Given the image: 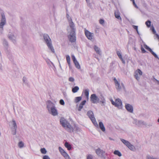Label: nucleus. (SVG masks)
Returning a JSON list of instances; mask_svg holds the SVG:
<instances>
[{
    "mask_svg": "<svg viewBox=\"0 0 159 159\" xmlns=\"http://www.w3.org/2000/svg\"><path fill=\"white\" fill-rule=\"evenodd\" d=\"M69 25L67 27L68 38L70 42H74L76 40V30L75 24L72 21L69 22Z\"/></svg>",
    "mask_w": 159,
    "mask_h": 159,
    "instance_id": "1",
    "label": "nucleus"
},
{
    "mask_svg": "<svg viewBox=\"0 0 159 159\" xmlns=\"http://www.w3.org/2000/svg\"><path fill=\"white\" fill-rule=\"evenodd\" d=\"M61 126L67 131L70 133L74 131V128L68 121L64 118L61 117L60 120Z\"/></svg>",
    "mask_w": 159,
    "mask_h": 159,
    "instance_id": "2",
    "label": "nucleus"
},
{
    "mask_svg": "<svg viewBox=\"0 0 159 159\" xmlns=\"http://www.w3.org/2000/svg\"><path fill=\"white\" fill-rule=\"evenodd\" d=\"M47 107L49 113L53 116L58 115L57 111L55 105L52 102L48 101L47 103Z\"/></svg>",
    "mask_w": 159,
    "mask_h": 159,
    "instance_id": "3",
    "label": "nucleus"
},
{
    "mask_svg": "<svg viewBox=\"0 0 159 159\" xmlns=\"http://www.w3.org/2000/svg\"><path fill=\"white\" fill-rule=\"evenodd\" d=\"M43 39L45 43L47 45L49 49L54 53V50L52 45V41L49 36L47 34H44L43 35Z\"/></svg>",
    "mask_w": 159,
    "mask_h": 159,
    "instance_id": "4",
    "label": "nucleus"
},
{
    "mask_svg": "<svg viewBox=\"0 0 159 159\" xmlns=\"http://www.w3.org/2000/svg\"><path fill=\"white\" fill-rule=\"evenodd\" d=\"M1 19L0 22V34H3V26L6 24V19L4 13L1 14Z\"/></svg>",
    "mask_w": 159,
    "mask_h": 159,
    "instance_id": "5",
    "label": "nucleus"
},
{
    "mask_svg": "<svg viewBox=\"0 0 159 159\" xmlns=\"http://www.w3.org/2000/svg\"><path fill=\"white\" fill-rule=\"evenodd\" d=\"M87 115L91 120L94 125L96 127H98V125L96 120L95 118L94 117V114L93 111H88L87 112Z\"/></svg>",
    "mask_w": 159,
    "mask_h": 159,
    "instance_id": "6",
    "label": "nucleus"
},
{
    "mask_svg": "<svg viewBox=\"0 0 159 159\" xmlns=\"http://www.w3.org/2000/svg\"><path fill=\"white\" fill-rule=\"evenodd\" d=\"M111 103L115 107L119 109H121L122 107V104L121 100L119 98L116 99L115 102L112 100H111Z\"/></svg>",
    "mask_w": 159,
    "mask_h": 159,
    "instance_id": "7",
    "label": "nucleus"
},
{
    "mask_svg": "<svg viewBox=\"0 0 159 159\" xmlns=\"http://www.w3.org/2000/svg\"><path fill=\"white\" fill-rule=\"evenodd\" d=\"M120 140L122 143L130 150L134 151L135 150V148L134 146L132 145L128 141L123 139H120Z\"/></svg>",
    "mask_w": 159,
    "mask_h": 159,
    "instance_id": "8",
    "label": "nucleus"
},
{
    "mask_svg": "<svg viewBox=\"0 0 159 159\" xmlns=\"http://www.w3.org/2000/svg\"><path fill=\"white\" fill-rule=\"evenodd\" d=\"M8 37L10 40L14 44L16 42V35L14 33L9 32L8 34Z\"/></svg>",
    "mask_w": 159,
    "mask_h": 159,
    "instance_id": "9",
    "label": "nucleus"
},
{
    "mask_svg": "<svg viewBox=\"0 0 159 159\" xmlns=\"http://www.w3.org/2000/svg\"><path fill=\"white\" fill-rule=\"evenodd\" d=\"M95 152L97 155L102 157H104L105 152V151L100 148L95 149Z\"/></svg>",
    "mask_w": 159,
    "mask_h": 159,
    "instance_id": "10",
    "label": "nucleus"
},
{
    "mask_svg": "<svg viewBox=\"0 0 159 159\" xmlns=\"http://www.w3.org/2000/svg\"><path fill=\"white\" fill-rule=\"evenodd\" d=\"M114 80L115 82L116 87L117 90L118 91H120L122 89H124V86L122 84L120 85L119 83L117 81V80L116 78L114 79Z\"/></svg>",
    "mask_w": 159,
    "mask_h": 159,
    "instance_id": "11",
    "label": "nucleus"
},
{
    "mask_svg": "<svg viewBox=\"0 0 159 159\" xmlns=\"http://www.w3.org/2000/svg\"><path fill=\"white\" fill-rule=\"evenodd\" d=\"M84 33L87 39L90 40H92L93 39L94 34L93 33H91L87 30L86 29H84Z\"/></svg>",
    "mask_w": 159,
    "mask_h": 159,
    "instance_id": "12",
    "label": "nucleus"
},
{
    "mask_svg": "<svg viewBox=\"0 0 159 159\" xmlns=\"http://www.w3.org/2000/svg\"><path fill=\"white\" fill-rule=\"evenodd\" d=\"M142 72L141 70L138 69L134 72V77L138 81H139L140 79V76L142 75Z\"/></svg>",
    "mask_w": 159,
    "mask_h": 159,
    "instance_id": "13",
    "label": "nucleus"
},
{
    "mask_svg": "<svg viewBox=\"0 0 159 159\" xmlns=\"http://www.w3.org/2000/svg\"><path fill=\"white\" fill-rule=\"evenodd\" d=\"M90 100L93 103H97L98 102V97L95 94H92L90 97Z\"/></svg>",
    "mask_w": 159,
    "mask_h": 159,
    "instance_id": "14",
    "label": "nucleus"
},
{
    "mask_svg": "<svg viewBox=\"0 0 159 159\" xmlns=\"http://www.w3.org/2000/svg\"><path fill=\"white\" fill-rule=\"evenodd\" d=\"M98 102L101 104L102 106H104L106 103V99L102 94H100L98 98Z\"/></svg>",
    "mask_w": 159,
    "mask_h": 159,
    "instance_id": "15",
    "label": "nucleus"
},
{
    "mask_svg": "<svg viewBox=\"0 0 159 159\" xmlns=\"http://www.w3.org/2000/svg\"><path fill=\"white\" fill-rule=\"evenodd\" d=\"M125 108L128 112L131 113L133 112V107L132 105L126 103L125 105Z\"/></svg>",
    "mask_w": 159,
    "mask_h": 159,
    "instance_id": "16",
    "label": "nucleus"
},
{
    "mask_svg": "<svg viewBox=\"0 0 159 159\" xmlns=\"http://www.w3.org/2000/svg\"><path fill=\"white\" fill-rule=\"evenodd\" d=\"M144 47L146 49L151 52V53L155 57L157 58H159L157 55L152 51L151 48H150L148 46L145 44H144Z\"/></svg>",
    "mask_w": 159,
    "mask_h": 159,
    "instance_id": "17",
    "label": "nucleus"
},
{
    "mask_svg": "<svg viewBox=\"0 0 159 159\" xmlns=\"http://www.w3.org/2000/svg\"><path fill=\"white\" fill-rule=\"evenodd\" d=\"M11 123L13 125V129H14L12 134L13 135H15L16 134V132L17 125L15 121L14 120H13L12 122H11Z\"/></svg>",
    "mask_w": 159,
    "mask_h": 159,
    "instance_id": "18",
    "label": "nucleus"
},
{
    "mask_svg": "<svg viewBox=\"0 0 159 159\" xmlns=\"http://www.w3.org/2000/svg\"><path fill=\"white\" fill-rule=\"evenodd\" d=\"M3 44L5 47L6 51L8 52H9V50L8 49V44L7 41L4 39L3 40Z\"/></svg>",
    "mask_w": 159,
    "mask_h": 159,
    "instance_id": "19",
    "label": "nucleus"
},
{
    "mask_svg": "<svg viewBox=\"0 0 159 159\" xmlns=\"http://www.w3.org/2000/svg\"><path fill=\"white\" fill-rule=\"evenodd\" d=\"M93 48L95 51L99 55H101V51L99 48H98L96 45H94L93 47Z\"/></svg>",
    "mask_w": 159,
    "mask_h": 159,
    "instance_id": "20",
    "label": "nucleus"
},
{
    "mask_svg": "<svg viewBox=\"0 0 159 159\" xmlns=\"http://www.w3.org/2000/svg\"><path fill=\"white\" fill-rule=\"evenodd\" d=\"M120 13L118 11H116L115 12V17L118 19L122 20V18L120 16Z\"/></svg>",
    "mask_w": 159,
    "mask_h": 159,
    "instance_id": "21",
    "label": "nucleus"
},
{
    "mask_svg": "<svg viewBox=\"0 0 159 159\" xmlns=\"http://www.w3.org/2000/svg\"><path fill=\"white\" fill-rule=\"evenodd\" d=\"M99 126L101 130L103 131L104 132L105 131V129L104 125L102 122H100L99 123Z\"/></svg>",
    "mask_w": 159,
    "mask_h": 159,
    "instance_id": "22",
    "label": "nucleus"
},
{
    "mask_svg": "<svg viewBox=\"0 0 159 159\" xmlns=\"http://www.w3.org/2000/svg\"><path fill=\"white\" fill-rule=\"evenodd\" d=\"M146 124L144 121L142 120H139V124H138V126L142 127L143 125H146Z\"/></svg>",
    "mask_w": 159,
    "mask_h": 159,
    "instance_id": "23",
    "label": "nucleus"
},
{
    "mask_svg": "<svg viewBox=\"0 0 159 159\" xmlns=\"http://www.w3.org/2000/svg\"><path fill=\"white\" fill-rule=\"evenodd\" d=\"M66 159H71L68 154L65 152L61 154Z\"/></svg>",
    "mask_w": 159,
    "mask_h": 159,
    "instance_id": "24",
    "label": "nucleus"
},
{
    "mask_svg": "<svg viewBox=\"0 0 159 159\" xmlns=\"http://www.w3.org/2000/svg\"><path fill=\"white\" fill-rule=\"evenodd\" d=\"M65 147L67 148L68 150H70L71 149V145L69 144L68 142H66L65 143Z\"/></svg>",
    "mask_w": 159,
    "mask_h": 159,
    "instance_id": "25",
    "label": "nucleus"
},
{
    "mask_svg": "<svg viewBox=\"0 0 159 159\" xmlns=\"http://www.w3.org/2000/svg\"><path fill=\"white\" fill-rule=\"evenodd\" d=\"M84 93L85 96H86L87 98L88 99L89 97V90L88 89H85L84 91Z\"/></svg>",
    "mask_w": 159,
    "mask_h": 159,
    "instance_id": "26",
    "label": "nucleus"
},
{
    "mask_svg": "<svg viewBox=\"0 0 159 159\" xmlns=\"http://www.w3.org/2000/svg\"><path fill=\"white\" fill-rule=\"evenodd\" d=\"M79 88L77 86H76L74 88H72V91L73 93H75L77 92V91L79 90Z\"/></svg>",
    "mask_w": 159,
    "mask_h": 159,
    "instance_id": "27",
    "label": "nucleus"
},
{
    "mask_svg": "<svg viewBox=\"0 0 159 159\" xmlns=\"http://www.w3.org/2000/svg\"><path fill=\"white\" fill-rule=\"evenodd\" d=\"M82 98L81 97H75V102L76 103H78L81 100Z\"/></svg>",
    "mask_w": 159,
    "mask_h": 159,
    "instance_id": "28",
    "label": "nucleus"
},
{
    "mask_svg": "<svg viewBox=\"0 0 159 159\" xmlns=\"http://www.w3.org/2000/svg\"><path fill=\"white\" fill-rule=\"evenodd\" d=\"M114 154L115 155H117L119 157H121L122 156L121 153L118 150H115L114 152Z\"/></svg>",
    "mask_w": 159,
    "mask_h": 159,
    "instance_id": "29",
    "label": "nucleus"
},
{
    "mask_svg": "<svg viewBox=\"0 0 159 159\" xmlns=\"http://www.w3.org/2000/svg\"><path fill=\"white\" fill-rule=\"evenodd\" d=\"M66 57L67 62L69 66H70V57L69 55H67L66 56Z\"/></svg>",
    "mask_w": 159,
    "mask_h": 159,
    "instance_id": "30",
    "label": "nucleus"
},
{
    "mask_svg": "<svg viewBox=\"0 0 159 159\" xmlns=\"http://www.w3.org/2000/svg\"><path fill=\"white\" fill-rule=\"evenodd\" d=\"M74 63L75 64V67L78 69H80V66L77 61H76L75 62H74Z\"/></svg>",
    "mask_w": 159,
    "mask_h": 159,
    "instance_id": "31",
    "label": "nucleus"
},
{
    "mask_svg": "<svg viewBox=\"0 0 159 159\" xmlns=\"http://www.w3.org/2000/svg\"><path fill=\"white\" fill-rule=\"evenodd\" d=\"M18 146L20 148H22L24 147V143L20 141L18 143Z\"/></svg>",
    "mask_w": 159,
    "mask_h": 159,
    "instance_id": "32",
    "label": "nucleus"
},
{
    "mask_svg": "<svg viewBox=\"0 0 159 159\" xmlns=\"http://www.w3.org/2000/svg\"><path fill=\"white\" fill-rule=\"evenodd\" d=\"M117 54L120 59H122V57L120 51H116Z\"/></svg>",
    "mask_w": 159,
    "mask_h": 159,
    "instance_id": "33",
    "label": "nucleus"
},
{
    "mask_svg": "<svg viewBox=\"0 0 159 159\" xmlns=\"http://www.w3.org/2000/svg\"><path fill=\"white\" fill-rule=\"evenodd\" d=\"M147 159H159V158L157 157H153L152 156L148 155L147 157Z\"/></svg>",
    "mask_w": 159,
    "mask_h": 159,
    "instance_id": "34",
    "label": "nucleus"
},
{
    "mask_svg": "<svg viewBox=\"0 0 159 159\" xmlns=\"http://www.w3.org/2000/svg\"><path fill=\"white\" fill-rule=\"evenodd\" d=\"M151 21L148 20L145 22V24L148 27H150L151 26Z\"/></svg>",
    "mask_w": 159,
    "mask_h": 159,
    "instance_id": "35",
    "label": "nucleus"
},
{
    "mask_svg": "<svg viewBox=\"0 0 159 159\" xmlns=\"http://www.w3.org/2000/svg\"><path fill=\"white\" fill-rule=\"evenodd\" d=\"M87 159H94V156L91 154H89L87 156Z\"/></svg>",
    "mask_w": 159,
    "mask_h": 159,
    "instance_id": "36",
    "label": "nucleus"
},
{
    "mask_svg": "<svg viewBox=\"0 0 159 159\" xmlns=\"http://www.w3.org/2000/svg\"><path fill=\"white\" fill-rule=\"evenodd\" d=\"M66 17L67 18V20H68V22L72 21L71 17L67 13L66 14Z\"/></svg>",
    "mask_w": 159,
    "mask_h": 159,
    "instance_id": "37",
    "label": "nucleus"
},
{
    "mask_svg": "<svg viewBox=\"0 0 159 159\" xmlns=\"http://www.w3.org/2000/svg\"><path fill=\"white\" fill-rule=\"evenodd\" d=\"M59 150V152H60V153L61 154H62L64 152H66L61 147H59L58 148Z\"/></svg>",
    "mask_w": 159,
    "mask_h": 159,
    "instance_id": "38",
    "label": "nucleus"
},
{
    "mask_svg": "<svg viewBox=\"0 0 159 159\" xmlns=\"http://www.w3.org/2000/svg\"><path fill=\"white\" fill-rule=\"evenodd\" d=\"M46 61L47 63L50 65H51V64H52L53 66H54V65L53 63L51 62L50 61L49 59H47L46 60Z\"/></svg>",
    "mask_w": 159,
    "mask_h": 159,
    "instance_id": "39",
    "label": "nucleus"
},
{
    "mask_svg": "<svg viewBox=\"0 0 159 159\" xmlns=\"http://www.w3.org/2000/svg\"><path fill=\"white\" fill-rule=\"evenodd\" d=\"M40 151L42 154H45L47 153V151L44 148H41L40 149Z\"/></svg>",
    "mask_w": 159,
    "mask_h": 159,
    "instance_id": "40",
    "label": "nucleus"
},
{
    "mask_svg": "<svg viewBox=\"0 0 159 159\" xmlns=\"http://www.w3.org/2000/svg\"><path fill=\"white\" fill-rule=\"evenodd\" d=\"M134 120L133 121V123L134 124H135L137 126H138V124H139V120H137L136 119H134Z\"/></svg>",
    "mask_w": 159,
    "mask_h": 159,
    "instance_id": "41",
    "label": "nucleus"
},
{
    "mask_svg": "<svg viewBox=\"0 0 159 159\" xmlns=\"http://www.w3.org/2000/svg\"><path fill=\"white\" fill-rule=\"evenodd\" d=\"M104 20L103 19H101L99 20L100 24L102 25H103L104 23Z\"/></svg>",
    "mask_w": 159,
    "mask_h": 159,
    "instance_id": "42",
    "label": "nucleus"
},
{
    "mask_svg": "<svg viewBox=\"0 0 159 159\" xmlns=\"http://www.w3.org/2000/svg\"><path fill=\"white\" fill-rule=\"evenodd\" d=\"M23 82L26 84H28V82L25 77H24L23 78Z\"/></svg>",
    "mask_w": 159,
    "mask_h": 159,
    "instance_id": "43",
    "label": "nucleus"
},
{
    "mask_svg": "<svg viewBox=\"0 0 159 159\" xmlns=\"http://www.w3.org/2000/svg\"><path fill=\"white\" fill-rule=\"evenodd\" d=\"M86 102V101L84 100L81 102V103L80 104V105L82 107H83V106H84Z\"/></svg>",
    "mask_w": 159,
    "mask_h": 159,
    "instance_id": "44",
    "label": "nucleus"
},
{
    "mask_svg": "<svg viewBox=\"0 0 159 159\" xmlns=\"http://www.w3.org/2000/svg\"><path fill=\"white\" fill-rule=\"evenodd\" d=\"M86 102V101L84 100L81 102V103L80 104V105L82 107H83V106H84Z\"/></svg>",
    "mask_w": 159,
    "mask_h": 159,
    "instance_id": "45",
    "label": "nucleus"
},
{
    "mask_svg": "<svg viewBox=\"0 0 159 159\" xmlns=\"http://www.w3.org/2000/svg\"><path fill=\"white\" fill-rule=\"evenodd\" d=\"M86 102V101L84 100L81 102V103L80 104V105L82 107H83V106H84Z\"/></svg>",
    "mask_w": 159,
    "mask_h": 159,
    "instance_id": "46",
    "label": "nucleus"
},
{
    "mask_svg": "<svg viewBox=\"0 0 159 159\" xmlns=\"http://www.w3.org/2000/svg\"><path fill=\"white\" fill-rule=\"evenodd\" d=\"M72 58L73 60V62H75L76 61H77L76 59L75 56L74 55H71Z\"/></svg>",
    "mask_w": 159,
    "mask_h": 159,
    "instance_id": "47",
    "label": "nucleus"
},
{
    "mask_svg": "<svg viewBox=\"0 0 159 159\" xmlns=\"http://www.w3.org/2000/svg\"><path fill=\"white\" fill-rule=\"evenodd\" d=\"M70 82H73L74 80H75V79H74L72 77H70L69 78V80H68Z\"/></svg>",
    "mask_w": 159,
    "mask_h": 159,
    "instance_id": "48",
    "label": "nucleus"
},
{
    "mask_svg": "<svg viewBox=\"0 0 159 159\" xmlns=\"http://www.w3.org/2000/svg\"><path fill=\"white\" fill-rule=\"evenodd\" d=\"M60 103L62 105H65V102L64 101L63 99H61L60 101Z\"/></svg>",
    "mask_w": 159,
    "mask_h": 159,
    "instance_id": "49",
    "label": "nucleus"
},
{
    "mask_svg": "<svg viewBox=\"0 0 159 159\" xmlns=\"http://www.w3.org/2000/svg\"><path fill=\"white\" fill-rule=\"evenodd\" d=\"M141 49L142 51V52L143 53H144L146 52V50H145V49L142 47V46L141 45Z\"/></svg>",
    "mask_w": 159,
    "mask_h": 159,
    "instance_id": "50",
    "label": "nucleus"
},
{
    "mask_svg": "<svg viewBox=\"0 0 159 159\" xmlns=\"http://www.w3.org/2000/svg\"><path fill=\"white\" fill-rule=\"evenodd\" d=\"M131 0L132 1L133 4L134 5V7L136 8H138V6H137V5H136V3L135 2L134 0Z\"/></svg>",
    "mask_w": 159,
    "mask_h": 159,
    "instance_id": "51",
    "label": "nucleus"
},
{
    "mask_svg": "<svg viewBox=\"0 0 159 159\" xmlns=\"http://www.w3.org/2000/svg\"><path fill=\"white\" fill-rule=\"evenodd\" d=\"M131 0L132 1L133 4L134 5V7L136 8H138V6H137V5H136V3L135 2L134 0Z\"/></svg>",
    "mask_w": 159,
    "mask_h": 159,
    "instance_id": "52",
    "label": "nucleus"
},
{
    "mask_svg": "<svg viewBox=\"0 0 159 159\" xmlns=\"http://www.w3.org/2000/svg\"><path fill=\"white\" fill-rule=\"evenodd\" d=\"M43 159H50L49 156L48 155H45L43 157Z\"/></svg>",
    "mask_w": 159,
    "mask_h": 159,
    "instance_id": "53",
    "label": "nucleus"
},
{
    "mask_svg": "<svg viewBox=\"0 0 159 159\" xmlns=\"http://www.w3.org/2000/svg\"><path fill=\"white\" fill-rule=\"evenodd\" d=\"M83 107H82L81 106L79 105L78 108V110L79 111H80L81 110V109L83 108Z\"/></svg>",
    "mask_w": 159,
    "mask_h": 159,
    "instance_id": "54",
    "label": "nucleus"
},
{
    "mask_svg": "<svg viewBox=\"0 0 159 159\" xmlns=\"http://www.w3.org/2000/svg\"><path fill=\"white\" fill-rule=\"evenodd\" d=\"M133 28L136 30H138V26H137L134 25H133Z\"/></svg>",
    "mask_w": 159,
    "mask_h": 159,
    "instance_id": "55",
    "label": "nucleus"
},
{
    "mask_svg": "<svg viewBox=\"0 0 159 159\" xmlns=\"http://www.w3.org/2000/svg\"><path fill=\"white\" fill-rule=\"evenodd\" d=\"M156 81L157 82V84H159V80H157L155 78H154V79L153 81Z\"/></svg>",
    "mask_w": 159,
    "mask_h": 159,
    "instance_id": "56",
    "label": "nucleus"
},
{
    "mask_svg": "<svg viewBox=\"0 0 159 159\" xmlns=\"http://www.w3.org/2000/svg\"><path fill=\"white\" fill-rule=\"evenodd\" d=\"M152 32L153 34H156V31L155 29H153V30H152Z\"/></svg>",
    "mask_w": 159,
    "mask_h": 159,
    "instance_id": "57",
    "label": "nucleus"
},
{
    "mask_svg": "<svg viewBox=\"0 0 159 159\" xmlns=\"http://www.w3.org/2000/svg\"><path fill=\"white\" fill-rule=\"evenodd\" d=\"M120 60L122 61L123 64H125V61L123 59V58H122V59H120Z\"/></svg>",
    "mask_w": 159,
    "mask_h": 159,
    "instance_id": "58",
    "label": "nucleus"
},
{
    "mask_svg": "<svg viewBox=\"0 0 159 159\" xmlns=\"http://www.w3.org/2000/svg\"><path fill=\"white\" fill-rule=\"evenodd\" d=\"M153 29H154V27H153V26H151V28H150V30H153Z\"/></svg>",
    "mask_w": 159,
    "mask_h": 159,
    "instance_id": "59",
    "label": "nucleus"
},
{
    "mask_svg": "<svg viewBox=\"0 0 159 159\" xmlns=\"http://www.w3.org/2000/svg\"><path fill=\"white\" fill-rule=\"evenodd\" d=\"M2 64L1 63H0V69H1V70L2 69Z\"/></svg>",
    "mask_w": 159,
    "mask_h": 159,
    "instance_id": "60",
    "label": "nucleus"
},
{
    "mask_svg": "<svg viewBox=\"0 0 159 159\" xmlns=\"http://www.w3.org/2000/svg\"><path fill=\"white\" fill-rule=\"evenodd\" d=\"M109 139L110 140H114L113 139H112L111 138H110V137L109 138Z\"/></svg>",
    "mask_w": 159,
    "mask_h": 159,
    "instance_id": "61",
    "label": "nucleus"
},
{
    "mask_svg": "<svg viewBox=\"0 0 159 159\" xmlns=\"http://www.w3.org/2000/svg\"><path fill=\"white\" fill-rule=\"evenodd\" d=\"M137 32V33H138V34H139V32L138 30H136Z\"/></svg>",
    "mask_w": 159,
    "mask_h": 159,
    "instance_id": "62",
    "label": "nucleus"
},
{
    "mask_svg": "<svg viewBox=\"0 0 159 159\" xmlns=\"http://www.w3.org/2000/svg\"><path fill=\"white\" fill-rule=\"evenodd\" d=\"M75 128H76V129H78V127L76 126H75V127H74V129H75Z\"/></svg>",
    "mask_w": 159,
    "mask_h": 159,
    "instance_id": "63",
    "label": "nucleus"
},
{
    "mask_svg": "<svg viewBox=\"0 0 159 159\" xmlns=\"http://www.w3.org/2000/svg\"><path fill=\"white\" fill-rule=\"evenodd\" d=\"M86 2H88H88H89V1H90V0H86Z\"/></svg>",
    "mask_w": 159,
    "mask_h": 159,
    "instance_id": "64",
    "label": "nucleus"
}]
</instances>
